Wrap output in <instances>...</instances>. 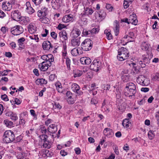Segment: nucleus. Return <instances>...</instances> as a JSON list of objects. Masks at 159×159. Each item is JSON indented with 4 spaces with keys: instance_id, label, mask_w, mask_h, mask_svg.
<instances>
[{
    "instance_id": "nucleus-1",
    "label": "nucleus",
    "mask_w": 159,
    "mask_h": 159,
    "mask_svg": "<svg viewBox=\"0 0 159 159\" xmlns=\"http://www.w3.org/2000/svg\"><path fill=\"white\" fill-rule=\"evenodd\" d=\"M137 93L136 87L135 84L132 82L127 83L124 89V94L130 98H135Z\"/></svg>"
},
{
    "instance_id": "nucleus-2",
    "label": "nucleus",
    "mask_w": 159,
    "mask_h": 159,
    "mask_svg": "<svg viewBox=\"0 0 159 159\" xmlns=\"http://www.w3.org/2000/svg\"><path fill=\"white\" fill-rule=\"evenodd\" d=\"M117 59L120 61H122L127 59L129 56L127 49L124 47H121L118 50Z\"/></svg>"
},
{
    "instance_id": "nucleus-3",
    "label": "nucleus",
    "mask_w": 159,
    "mask_h": 159,
    "mask_svg": "<svg viewBox=\"0 0 159 159\" xmlns=\"http://www.w3.org/2000/svg\"><path fill=\"white\" fill-rule=\"evenodd\" d=\"M15 136L13 132L11 130L5 132L3 136V141L4 143H8L14 141Z\"/></svg>"
},
{
    "instance_id": "nucleus-4",
    "label": "nucleus",
    "mask_w": 159,
    "mask_h": 159,
    "mask_svg": "<svg viewBox=\"0 0 159 159\" xmlns=\"http://www.w3.org/2000/svg\"><path fill=\"white\" fill-rule=\"evenodd\" d=\"M101 61L99 59H95L90 65V68L91 70L97 72L101 69Z\"/></svg>"
},
{
    "instance_id": "nucleus-5",
    "label": "nucleus",
    "mask_w": 159,
    "mask_h": 159,
    "mask_svg": "<svg viewBox=\"0 0 159 159\" xmlns=\"http://www.w3.org/2000/svg\"><path fill=\"white\" fill-rule=\"evenodd\" d=\"M93 42L89 39H85L81 43V48L84 50L88 51L91 50L92 47Z\"/></svg>"
},
{
    "instance_id": "nucleus-6",
    "label": "nucleus",
    "mask_w": 159,
    "mask_h": 159,
    "mask_svg": "<svg viewBox=\"0 0 159 159\" xmlns=\"http://www.w3.org/2000/svg\"><path fill=\"white\" fill-rule=\"evenodd\" d=\"M137 82L143 86H147L150 84V80L143 75H141L137 79Z\"/></svg>"
},
{
    "instance_id": "nucleus-7",
    "label": "nucleus",
    "mask_w": 159,
    "mask_h": 159,
    "mask_svg": "<svg viewBox=\"0 0 159 159\" xmlns=\"http://www.w3.org/2000/svg\"><path fill=\"white\" fill-rule=\"evenodd\" d=\"M24 31V29L20 25H16L11 28V33L14 35H17L22 33Z\"/></svg>"
},
{
    "instance_id": "nucleus-8",
    "label": "nucleus",
    "mask_w": 159,
    "mask_h": 159,
    "mask_svg": "<svg viewBox=\"0 0 159 159\" xmlns=\"http://www.w3.org/2000/svg\"><path fill=\"white\" fill-rule=\"evenodd\" d=\"M48 9L45 7H43L41 10L38 12V16L40 17V19H45L47 14Z\"/></svg>"
},
{
    "instance_id": "nucleus-9",
    "label": "nucleus",
    "mask_w": 159,
    "mask_h": 159,
    "mask_svg": "<svg viewBox=\"0 0 159 159\" xmlns=\"http://www.w3.org/2000/svg\"><path fill=\"white\" fill-rule=\"evenodd\" d=\"M49 62L43 61L39 64V67L40 70L43 71H45L48 69V67L51 66Z\"/></svg>"
},
{
    "instance_id": "nucleus-10",
    "label": "nucleus",
    "mask_w": 159,
    "mask_h": 159,
    "mask_svg": "<svg viewBox=\"0 0 159 159\" xmlns=\"http://www.w3.org/2000/svg\"><path fill=\"white\" fill-rule=\"evenodd\" d=\"M72 90L78 95H81L83 92L80 89V86L76 84H73L71 85Z\"/></svg>"
},
{
    "instance_id": "nucleus-11",
    "label": "nucleus",
    "mask_w": 159,
    "mask_h": 159,
    "mask_svg": "<svg viewBox=\"0 0 159 159\" xmlns=\"http://www.w3.org/2000/svg\"><path fill=\"white\" fill-rule=\"evenodd\" d=\"M113 29L115 35L117 36L119 34L120 31V25L119 22L117 20H115L114 22Z\"/></svg>"
},
{
    "instance_id": "nucleus-12",
    "label": "nucleus",
    "mask_w": 159,
    "mask_h": 159,
    "mask_svg": "<svg viewBox=\"0 0 159 159\" xmlns=\"http://www.w3.org/2000/svg\"><path fill=\"white\" fill-rule=\"evenodd\" d=\"M81 63L83 65H89L92 61L90 58L88 57H83L80 59Z\"/></svg>"
},
{
    "instance_id": "nucleus-13",
    "label": "nucleus",
    "mask_w": 159,
    "mask_h": 159,
    "mask_svg": "<svg viewBox=\"0 0 159 159\" xmlns=\"http://www.w3.org/2000/svg\"><path fill=\"white\" fill-rule=\"evenodd\" d=\"M42 47L44 50H48L50 48H52L53 46L52 45L50 41L47 40L43 42Z\"/></svg>"
},
{
    "instance_id": "nucleus-14",
    "label": "nucleus",
    "mask_w": 159,
    "mask_h": 159,
    "mask_svg": "<svg viewBox=\"0 0 159 159\" xmlns=\"http://www.w3.org/2000/svg\"><path fill=\"white\" fill-rule=\"evenodd\" d=\"M71 52L73 56H76L78 55L82 54L83 51L80 48H75L71 50Z\"/></svg>"
},
{
    "instance_id": "nucleus-15",
    "label": "nucleus",
    "mask_w": 159,
    "mask_h": 159,
    "mask_svg": "<svg viewBox=\"0 0 159 159\" xmlns=\"http://www.w3.org/2000/svg\"><path fill=\"white\" fill-rule=\"evenodd\" d=\"M57 130V126L54 124L50 125L48 128V131L52 134L55 133Z\"/></svg>"
},
{
    "instance_id": "nucleus-16",
    "label": "nucleus",
    "mask_w": 159,
    "mask_h": 159,
    "mask_svg": "<svg viewBox=\"0 0 159 159\" xmlns=\"http://www.w3.org/2000/svg\"><path fill=\"white\" fill-rule=\"evenodd\" d=\"M103 133L104 135L108 137H111L114 135L112 130L108 128H106L104 129Z\"/></svg>"
},
{
    "instance_id": "nucleus-17",
    "label": "nucleus",
    "mask_w": 159,
    "mask_h": 159,
    "mask_svg": "<svg viewBox=\"0 0 159 159\" xmlns=\"http://www.w3.org/2000/svg\"><path fill=\"white\" fill-rule=\"evenodd\" d=\"M122 124L123 126L127 129H130L131 127V122L127 118L123 120Z\"/></svg>"
},
{
    "instance_id": "nucleus-18",
    "label": "nucleus",
    "mask_w": 159,
    "mask_h": 159,
    "mask_svg": "<svg viewBox=\"0 0 159 159\" xmlns=\"http://www.w3.org/2000/svg\"><path fill=\"white\" fill-rule=\"evenodd\" d=\"M2 8L3 10L10 11L12 8V6L9 2H3L2 4Z\"/></svg>"
},
{
    "instance_id": "nucleus-19",
    "label": "nucleus",
    "mask_w": 159,
    "mask_h": 159,
    "mask_svg": "<svg viewBox=\"0 0 159 159\" xmlns=\"http://www.w3.org/2000/svg\"><path fill=\"white\" fill-rule=\"evenodd\" d=\"M11 16L13 20H16L20 18V13L18 11H15L11 12Z\"/></svg>"
},
{
    "instance_id": "nucleus-20",
    "label": "nucleus",
    "mask_w": 159,
    "mask_h": 159,
    "mask_svg": "<svg viewBox=\"0 0 159 159\" xmlns=\"http://www.w3.org/2000/svg\"><path fill=\"white\" fill-rule=\"evenodd\" d=\"M36 27L31 24L29 25L28 27V30L30 33L31 34L34 33L36 30Z\"/></svg>"
},
{
    "instance_id": "nucleus-21",
    "label": "nucleus",
    "mask_w": 159,
    "mask_h": 159,
    "mask_svg": "<svg viewBox=\"0 0 159 159\" xmlns=\"http://www.w3.org/2000/svg\"><path fill=\"white\" fill-rule=\"evenodd\" d=\"M25 39L23 37H22L18 39L17 42L19 46V48L22 49H24L25 48L24 42L25 41Z\"/></svg>"
},
{
    "instance_id": "nucleus-22",
    "label": "nucleus",
    "mask_w": 159,
    "mask_h": 159,
    "mask_svg": "<svg viewBox=\"0 0 159 159\" xmlns=\"http://www.w3.org/2000/svg\"><path fill=\"white\" fill-rule=\"evenodd\" d=\"M71 45L73 47H78L79 46L80 43L79 39L74 38L71 40Z\"/></svg>"
},
{
    "instance_id": "nucleus-23",
    "label": "nucleus",
    "mask_w": 159,
    "mask_h": 159,
    "mask_svg": "<svg viewBox=\"0 0 159 159\" xmlns=\"http://www.w3.org/2000/svg\"><path fill=\"white\" fill-rule=\"evenodd\" d=\"M30 5V3L29 2L26 3V5L27 7L26 9V11L29 14H31L34 12V11L31 7L29 6Z\"/></svg>"
},
{
    "instance_id": "nucleus-24",
    "label": "nucleus",
    "mask_w": 159,
    "mask_h": 159,
    "mask_svg": "<svg viewBox=\"0 0 159 159\" xmlns=\"http://www.w3.org/2000/svg\"><path fill=\"white\" fill-rule=\"evenodd\" d=\"M72 32V36L74 38L77 37L81 34V32L80 30L76 28L73 29Z\"/></svg>"
},
{
    "instance_id": "nucleus-25",
    "label": "nucleus",
    "mask_w": 159,
    "mask_h": 159,
    "mask_svg": "<svg viewBox=\"0 0 159 159\" xmlns=\"http://www.w3.org/2000/svg\"><path fill=\"white\" fill-rule=\"evenodd\" d=\"M36 83L37 85H42L43 84H47V81L44 79H37L36 81Z\"/></svg>"
},
{
    "instance_id": "nucleus-26",
    "label": "nucleus",
    "mask_w": 159,
    "mask_h": 159,
    "mask_svg": "<svg viewBox=\"0 0 159 159\" xmlns=\"http://www.w3.org/2000/svg\"><path fill=\"white\" fill-rule=\"evenodd\" d=\"M59 36L60 37H62L65 40L68 39V37L67 36V33L66 31L63 30L59 33Z\"/></svg>"
},
{
    "instance_id": "nucleus-27",
    "label": "nucleus",
    "mask_w": 159,
    "mask_h": 159,
    "mask_svg": "<svg viewBox=\"0 0 159 159\" xmlns=\"http://www.w3.org/2000/svg\"><path fill=\"white\" fill-rule=\"evenodd\" d=\"M3 123L7 127L9 128L12 127L13 124L12 122L9 121L7 119L4 120Z\"/></svg>"
},
{
    "instance_id": "nucleus-28",
    "label": "nucleus",
    "mask_w": 159,
    "mask_h": 159,
    "mask_svg": "<svg viewBox=\"0 0 159 159\" xmlns=\"http://www.w3.org/2000/svg\"><path fill=\"white\" fill-rule=\"evenodd\" d=\"M104 33L106 34L107 38L108 40H111L112 39V36L111 33V31L109 30H105L104 31Z\"/></svg>"
},
{
    "instance_id": "nucleus-29",
    "label": "nucleus",
    "mask_w": 159,
    "mask_h": 159,
    "mask_svg": "<svg viewBox=\"0 0 159 159\" xmlns=\"http://www.w3.org/2000/svg\"><path fill=\"white\" fill-rule=\"evenodd\" d=\"M55 86L57 91L59 93H62V86L61 83L59 82H57L55 84Z\"/></svg>"
},
{
    "instance_id": "nucleus-30",
    "label": "nucleus",
    "mask_w": 159,
    "mask_h": 159,
    "mask_svg": "<svg viewBox=\"0 0 159 159\" xmlns=\"http://www.w3.org/2000/svg\"><path fill=\"white\" fill-rule=\"evenodd\" d=\"M43 148H50L51 146V143L49 141H45L43 143Z\"/></svg>"
},
{
    "instance_id": "nucleus-31",
    "label": "nucleus",
    "mask_w": 159,
    "mask_h": 159,
    "mask_svg": "<svg viewBox=\"0 0 159 159\" xmlns=\"http://www.w3.org/2000/svg\"><path fill=\"white\" fill-rule=\"evenodd\" d=\"M83 74L82 71L81 70H77L75 71L74 70L73 71V77L74 78L77 77H79L82 75Z\"/></svg>"
},
{
    "instance_id": "nucleus-32",
    "label": "nucleus",
    "mask_w": 159,
    "mask_h": 159,
    "mask_svg": "<svg viewBox=\"0 0 159 159\" xmlns=\"http://www.w3.org/2000/svg\"><path fill=\"white\" fill-rule=\"evenodd\" d=\"M47 61H46V62H49L50 63V64H52V62L54 61V57L51 54H49L48 55H47Z\"/></svg>"
},
{
    "instance_id": "nucleus-33",
    "label": "nucleus",
    "mask_w": 159,
    "mask_h": 159,
    "mask_svg": "<svg viewBox=\"0 0 159 159\" xmlns=\"http://www.w3.org/2000/svg\"><path fill=\"white\" fill-rule=\"evenodd\" d=\"M129 39L128 40L129 42H133L135 38V35L133 32H130L129 33Z\"/></svg>"
},
{
    "instance_id": "nucleus-34",
    "label": "nucleus",
    "mask_w": 159,
    "mask_h": 159,
    "mask_svg": "<svg viewBox=\"0 0 159 159\" xmlns=\"http://www.w3.org/2000/svg\"><path fill=\"white\" fill-rule=\"evenodd\" d=\"M121 81L124 82H127L129 80V77L128 75H123L121 77Z\"/></svg>"
},
{
    "instance_id": "nucleus-35",
    "label": "nucleus",
    "mask_w": 159,
    "mask_h": 159,
    "mask_svg": "<svg viewBox=\"0 0 159 159\" xmlns=\"http://www.w3.org/2000/svg\"><path fill=\"white\" fill-rule=\"evenodd\" d=\"M64 58L66 59V64L67 66V68L68 70H69L70 69V60L68 57H66V58L64 57Z\"/></svg>"
},
{
    "instance_id": "nucleus-36",
    "label": "nucleus",
    "mask_w": 159,
    "mask_h": 159,
    "mask_svg": "<svg viewBox=\"0 0 159 159\" xmlns=\"http://www.w3.org/2000/svg\"><path fill=\"white\" fill-rule=\"evenodd\" d=\"M141 49L144 51H146L148 49V46L146 42H143L141 45Z\"/></svg>"
},
{
    "instance_id": "nucleus-37",
    "label": "nucleus",
    "mask_w": 159,
    "mask_h": 159,
    "mask_svg": "<svg viewBox=\"0 0 159 159\" xmlns=\"http://www.w3.org/2000/svg\"><path fill=\"white\" fill-rule=\"evenodd\" d=\"M52 104L53 106V108L54 109L57 108L58 109H60L62 107L61 106L59 103L54 102L53 103H52Z\"/></svg>"
},
{
    "instance_id": "nucleus-38",
    "label": "nucleus",
    "mask_w": 159,
    "mask_h": 159,
    "mask_svg": "<svg viewBox=\"0 0 159 159\" xmlns=\"http://www.w3.org/2000/svg\"><path fill=\"white\" fill-rule=\"evenodd\" d=\"M39 130L43 134H45L47 132L46 128L43 125L40 126Z\"/></svg>"
},
{
    "instance_id": "nucleus-39",
    "label": "nucleus",
    "mask_w": 159,
    "mask_h": 159,
    "mask_svg": "<svg viewBox=\"0 0 159 159\" xmlns=\"http://www.w3.org/2000/svg\"><path fill=\"white\" fill-rule=\"evenodd\" d=\"M89 32H90V30H88L86 29H84L82 32V34L84 36H89L92 35L91 33Z\"/></svg>"
},
{
    "instance_id": "nucleus-40",
    "label": "nucleus",
    "mask_w": 159,
    "mask_h": 159,
    "mask_svg": "<svg viewBox=\"0 0 159 159\" xmlns=\"http://www.w3.org/2000/svg\"><path fill=\"white\" fill-rule=\"evenodd\" d=\"M43 152H44V153H46V156H47V157H51L53 155L52 153L51 152L49 151L48 149L43 150Z\"/></svg>"
},
{
    "instance_id": "nucleus-41",
    "label": "nucleus",
    "mask_w": 159,
    "mask_h": 159,
    "mask_svg": "<svg viewBox=\"0 0 159 159\" xmlns=\"http://www.w3.org/2000/svg\"><path fill=\"white\" fill-rule=\"evenodd\" d=\"M121 22H124L125 23H127L128 24H129L130 23H131L132 24L136 25H137L138 23V20H130V21H129V20H121Z\"/></svg>"
},
{
    "instance_id": "nucleus-42",
    "label": "nucleus",
    "mask_w": 159,
    "mask_h": 159,
    "mask_svg": "<svg viewBox=\"0 0 159 159\" xmlns=\"http://www.w3.org/2000/svg\"><path fill=\"white\" fill-rule=\"evenodd\" d=\"M141 59L143 61L144 63H149L150 62V59L144 55L143 56Z\"/></svg>"
},
{
    "instance_id": "nucleus-43",
    "label": "nucleus",
    "mask_w": 159,
    "mask_h": 159,
    "mask_svg": "<svg viewBox=\"0 0 159 159\" xmlns=\"http://www.w3.org/2000/svg\"><path fill=\"white\" fill-rule=\"evenodd\" d=\"M10 118L12 120L15 121L18 119V117L16 114L13 113L10 116Z\"/></svg>"
},
{
    "instance_id": "nucleus-44",
    "label": "nucleus",
    "mask_w": 159,
    "mask_h": 159,
    "mask_svg": "<svg viewBox=\"0 0 159 159\" xmlns=\"http://www.w3.org/2000/svg\"><path fill=\"white\" fill-rule=\"evenodd\" d=\"M39 137L44 142L45 141H47V139L48 138V136L47 135L45 134H42L40 135Z\"/></svg>"
},
{
    "instance_id": "nucleus-45",
    "label": "nucleus",
    "mask_w": 159,
    "mask_h": 159,
    "mask_svg": "<svg viewBox=\"0 0 159 159\" xmlns=\"http://www.w3.org/2000/svg\"><path fill=\"white\" fill-rule=\"evenodd\" d=\"M90 30V32H89L91 33L92 35L98 33L99 32V29L98 28H94Z\"/></svg>"
},
{
    "instance_id": "nucleus-46",
    "label": "nucleus",
    "mask_w": 159,
    "mask_h": 159,
    "mask_svg": "<svg viewBox=\"0 0 159 159\" xmlns=\"http://www.w3.org/2000/svg\"><path fill=\"white\" fill-rule=\"evenodd\" d=\"M129 20H137V17L136 14L133 13L130 15L129 16Z\"/></svg>"
},
{
    "instance_id": "nucleus-47",
    "label": "nucleus",
    "mask_w": 159,
    "mask_h": 159,
    "mask_svg": "<svg viewBox=\"0 0 159 159\" xmlns=\"http://www.w3.org/2000/svg\"><path fill=\"white\" fill-rule=\"evenodd\" d=\"M72 15L69 14L65 15L63 17L62 20H70V19H72Z\"/></svg>"
},
{
    "instance_id": "nucleus-48",
    "label": "nucleus",
    "mask_w": 159,
    "mask_h": 159,
    "mask_svg": "<svg viewBox=\"0 0 159 159\" xmlns=\"http://www.w3.org/2000/svg\"><path fill=\"white\" fill-rule=\"evenodd\" d=\"M56 1V0H52L51 2V5L52 8L55 10L57 9V6L56 5L55 3Z\"/></svg>"
},
{
    "instance_id": "nucleus-49",
    "label": "nucleus",
    "mask_w": 159,
    "mask_h": 159,
    "mask_svg": "<svg viewBox=\"0 0 159 159\" xmlns=\"http://www.w3.org/2000/svg\"><path fill=\"white\" fill-rule=\"evenodd\" d=\"M102 110L104 112H105L106 113H108L110 111L109 107L107 106H105L104 109L102 108Z\"/></svg>"
},
{
    "instance_id": "nucleus-50",
    "label": "nucleus",
    "mask_w": 159,
    "mask_h": 159,
    "mask_svg": "<svg viewBox=\"0 0 159 159\" xmlns=\"http://www.w3.org/2000/svg\"><path fill=\"white\" fill-rule=\"evenodd\" d=\"M67 101L70 104H73L75 102V100L73 98H72V97L71 98H67Z\"/></svg>"
},
{
    "instance_id": "nucleus-51",
    "label": "nucleus",
    "mask_w": 159,
    "mask_h": 159,
    "mask_svg": "<svg viewBox=\"0 0 159 159\" xmlns=\"http://www.w3.org/2000/svg\"><path fill=\"white\" fill-rule=\"evenodd\" d=\"M22 139V137L21 135L17 137L16 139H15L14 141L15 142H18L20 141Z\"/></svg>"
},
{
    "instance_id": "nucleus-52",
    "label": "nucleus",
    "mask_w": 159,
    "mask_h": 159,
    "mask_svg": "<svg viewBox=\"0 0 159 159\" xmlns=\"http://www.w3.org/2000/svg\"><path fill=\"white\" fill-rule=\"evenodd\" d=\"M106 8L109 11H111L113 9V7L111 6V4H107Z\"/></svg>"
},
{
    "instance_id": "nucleus-53",
    "label": "nucleus",
    "mask_w": 159,
    "mask_h": 159,
    "mask_svg": "<svg viewBox=\"0 0 159 159\" xmlns=\"http://www.w3.org/2000/svg\"><path fill=\"white\" fill-rule=\"evenodd\" d=\"M1 98L2 100L5 101H8L9 100L7 96L5 94L2 95Z\"/></svg>"
},
{
    "instance_id": "nucleus-54",
    "label": "nucleus",
    "mask_w": 159,
    "mask_h": 159,
    "mask_svg": "<svg viewBox=\"0 0 159 159\" xmlns=\"http://www.w3.org/2000/svg\"><path fill=\"white\" fill-rule=\"evenodd\" d=\"M8 71L5 70L3 71H0V76H3L6 75L7 74Z\"/></svg>"
},
{
    "instance_id": "nucleus-55",
    "label": "nucleus",
    "mask_w": 159,
    "mask_h": 159,
    "mask_svg": "<svg viewBox=\"0 0 159 159\" xmlns=\"http://www.w3.org/2000/svg\"><path fill=\"white\" fill-rule=\"evenodd\" d=\"M36 5L40 4L43 0H32Z\"/></svg>"
},
{
    "instance_id": "nucleus-56",
    "label": "nucleus",
    "mask_w": 159,
    "mask_h": 159,
    "mask_svg": "<svg viewBox=\"0 0 159 159\" xmlns=\"http://www.w3.org/2000/svg\"><path fill=\"white\" fill-rule=\"evenodd\" d=\"M57 34L54 31L51 33V36L55 39H57Z\"/></svg>"
},
{
    "instance_id": "nucleus-57",
    "label": "nucleus",
    "mask_w": 159,
    "mask_h": 159,
    "mask_svg": "<svg viewBox=\"0 0 159 159\" xmlns=\"http://www.w3.org/2000/svg\"><path fill=\"white\" fill-rule=\"evenodd\" d=\"M56 75L55 74H51L49 76V79L51 81H53L55 79Z\"/></svg>"
},
{
    "instance_id": "nucleus-58",
    "label": "nucleus",
    "mask_w": 159,
    "mask_h": 159,
    "mask_svg": "<svg viewBox=\"0 0 159 159\" xmlns=\"http://www.w3.org/2000/svg\"><path fill=\"white\" fill-rule=\"evenodd\" d=\"M106 15V13L103 12V13H102V14L99 13V16L100 17L101 19H105Z\"/></svg>"
},
{
    "instance_id": "nucleus-59",
    "label": "nucleus",
    "mask_w": 159,
    "mask_h": 159,
    "mask_svg": "<svg viewBox=\"0 0 159 159\" xmlns=\"http://www.w3.org/2000/svg\"><path fill=\"white\" fill-rule=\"evenodd\" d=\"M114 152L117 155H118L119 154V151L118 150V148L117 146L116 145L115 146V148H114Z\"/></svg>"
},
{
    "instance_id": "nucleus-60",
    "label": "nucleus",
    "mask_w": 159,
    "mask_h": 159,
    "mask_svg": "<svg viewBox=\"0 0 159 159\" xmlns=\"http://www.w3.org/2000/svg\"><path fill=\"white\" fill-rule=\"evenodd\" d=\"M75 151L76 154L79 155L80 153L81 150L79 148H75Z\"/></svg>"
},
{
    "instance_id": "nucleus-61",
    "label": "nucleus",
    "mask_w": 159,
    "mask_h": 159,
    "mask_svg": "<svg viewBox=\"0 0 159 159\" xmlns=\"http://www.w3.org/2000/svg\"><path fill=\"white\" fill-rule=\"evenodd\" d=\"M123 5L125 8H127L129 6L128 2L125 0L124 1Z\"/></svg>"
},
{
    "instance_id": "nucleus-62",
    "label": "nucleus",
    "mask_w": 159,
    "mask_h": 159,
    "mask_svg": "<svg viewBox=\"0 0 159 159\" xmlns=\"http://www.w3.org/2000/svg\"><path fill=\"white\" fill-rule=\"evenodd\" d=\"M60 153L61 155L62 156H65L67 154V152H66L64 150H61Z\"/></svg>"
},
{
    "instance_id": "nucleus-63",
    "label": "nucleus",
    "mask_w": 159,
    "mask_h": 159,
    "mask_svg": "<svg viewBox=\"0 0 159 159\" xmlns=\"http://www.w3.org/2000/svg\"><path fill=\"white\" fill-rule=\"evenodd\" d=\"M10 46L13 49H14L16 47V44L15 42H12L10 44Z\"/></svg>"
},
{
    "instance_id": "nucleus-64",
    "label": "nucleus",
    "mask_w": 159,
    "mask_h": 159,
    "mask_svg": "<svg viewBox=\"0 0 159 159\" xmlns=\"http://www.w3.org/2000/svg\"><path fill=\"white\" fill-rule=\"evenodd\" d=\"M149 89L148 88H142L141 89V91L144 92H148Z\"/></svg>"
}]
</instances>
